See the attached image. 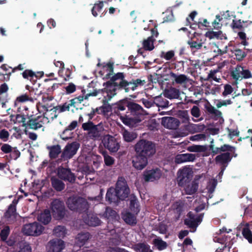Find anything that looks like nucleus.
<instances>
[{
    "mask_svg": "<svg viewBox=\"0 0 252 252\" xmlns=\"http://www.w3.org/2000/svg\"><path fill=\"white\" fill-rule=\"evenodd\" d=\"M52 187L57 191H61L65 188L64 183L59 179L53 177L51 179Z\"/></svg>",
    "mask_w": 252,
    "mask_h": 252,
    "instance_id": "a19ab883",
    "label": "nucleus"
},
{
    "mask_svg": "<svg viewBox=\"0 0 252 252\" xmlns=\"http://www.w3.org/2000/svg\"><path fill=\"white\" fill-rule=\"evenodd\" d=\"M44 229V227L37 222L25 224L22 231L26 235L37 236L40 235Z\"/></svg>",
    "mask_w": 252,
    "mask_h": 252,
    "instance_id": "9d476101",
    "label": "nucleus"
},
{
    "mask_svg": "<svg viewBox=\"0 0 252 252\" xmlns=\"http://www.w3.org/2000/svg\"><path fill=\"white\" fill-rule=\"evenodd\" d=\"M66 204L70 210L79 213L87 212L89 208L87 200L83 197L78 196L69 197L67 200Z\"/></svg>",
    "mask_w": 252,
    "mask_h": 252,
    "instance_id": "20e7f679",
    "label": "nucleus"
},
{
    "mask_svg": "<svg viewBox=\"0 0 252 252\" xmlns=\"http://www.w3.org/2000/svg\"><path fill=\"white\" fill-rule=\"evenodd\" d=\"M82 127L84 130L88 131V134L91 139L94 140L101 139L102 132L104 129L103 125L101 123L94 125L91 121L83 123Z\"/></svg>",
    "mask_w": 252,
    "mask_h": 252,
    "instance_id": "423d86ee",
    "label": "nucleus"
},
{
    "mask_svg": "<svg viewBox=\"0 0 252 252\" xmlns=\"http://www.w3.org/2000/svg\"><path fill=\"white\" fill-rule=\"evenodd\" d=\"M209 149V146L192 145L187 148V150L190 152H205Z\"/></svg>",
    "mask_w": 252,
    "mask_h": 252,
    "instance_id": "de8ad7c7",
    "label": "nucleus"
},
{
    "mask_svg": "<svg viewBox=\"0 0 252 252\" xmlns=\"http://www.w3.org/2000/svg\"><path fill=\"white\" fill-rule=\"evenodd\" d=\"M148 158L138 153H136L132 158V164L134 168L137 170H141L148 164Z\"/></svg>",
    "mask_w": 252,
    "mask_h": 252,
    "instance_id": "dca6fc26",
    "label": "nucleus"
},
{
    "mask_svg": "<svg viewBox=\"0 0 252 252\" xmlns=\"http://www.w3.org/2000/svg\"><path fill=\"white\" fill-rule=\"evenodd\" d=\"M206 37L209 39H227L226 36H225L221 31L214 32L213 31H209L207 32L205 34Z\"/></svg>",
    "mask_w": 252,
    "mask_h": 252,
    "instance_id": "79ce46f5",
    "label": "nucleus"
},
{
    "mask_svg": "<svg viewBox=\"0 0 252 252\" xmlns=\"http://www.w3.org/2000/svg\"><path fill=\"white\" fill-rule=\"evenodd\" d=\"M107 89H108L109 93H108V96H104V97H103L102 99L103 105L100 107L103 109L104 113H108L109 112H113V103L110 105L108 103V101L117 94V93L115 92L114 89H112V86H108Z\"/></svg>",
    "mask_w": 252,
    "mask_h": 252,
    "instance_id": "a211bd4d",
    "label": "nucleus"
},
{
    "mask_svg": "<svg viewBox=\"0 0 252 252\" xmlns=\"http://www.w3.org/2000/svg\"><path fill=\"white\" fill-rule=\"evenodd\" d=\"M40 84L38 83L36 85V83H35V85H33V86L31 87L28 85L26 86V89L27 90L26 93L29 96H30L31 99L32 101L34 99H36V95H39V94H42V91H40L39 93H37V86L39 87Z\"/></svg>",
    "mask_w": 252,
    "mask_h": 252,
    "instance_id": "4c0bfd02",
    "label": "nucleus"
},
{
    "mask_svg": "<svg viewBox=\"0 0 252 252\" xmlns=\"http://www.w3.org/2000/svg\"><path fill=\"white\" fill-rule=\"evenodd\" d=\"M21 74L24 79H29L32 85H35V83H36V79H34L35 72L31 69H25Z\"/></svg>",
    "mask_w": 252,
    "mask_h": 252,
    "instance_id": "a18cd8bd",
    "label": "nucleus"
},
{
    "mask_svg": "<svg viewBox=\"0 0 252 252\" xmlns=\"http://www.w3.org/2000/svg\"><path fill=\"white\" fill-rule=\"evenodd\" d=\"M64 247L63 241L60 239H54L48 243V252H61Z\"/></svg>",
    "mask_w": 252,
    "mask_h": 252,
    "instance_id": "aec40b11",
    "label": "nucleus"
},
{
    "mask_svg": "<svg viewBox=\"0 0 252 252\" xmlns=\"http://www.w3.org/2000/svg\"><path fill=\"white\" fill-rule=\"evenodd\" d=\"M80 146V144L77 141L68 143L63 149L58 161H67L72 158L76 154Z\"/></svg>",
    "mask_w": 252,
    "mask_h": 252,
    "instance_id": "6e6552de",
    "label": "nucleus"
},
{
    "mask_svg": "<svg viewBox=\"0 0 252 252\" xmlns=\"http://www.w3.org/2000/svg\"><path fill=\"white\" fill-rule=\"evenodd\" d=\"M10 233V228L8 226H6L2 229L0 232V237L2 241H6Z\"/></svg>",
    "mask_w": 252,
    "mask_h": 252,
    "instance_id": "13d9d810",
    "label": "nucleus"
},
{
    "mask_svg": "<svg viewBox=\"0 0 252 252\" xmlns=\"http://www.w3.org/2000/svg\"><path fill=\"white\" fill-rule=\"evenodd\" d=\"M2 219L7 223H12L16 221V198L9 206L8 209L4 213Z\"/></svg>",
    "mask_w": 252,
    "mask_h": 252,
    "instance_id": "f3484780",
    "label": "nucleus"
},
{
    "mask_svg": "<svg viewBox=\"0 0 252 252\" xmlns=\"http://www.w3.org/2000/svg\"><path fill=\"white\" fill-rule=\"evenodd\" d=\"M231 51L233 53L238 61H242L247 56V54L242 50L236 48L234 47Z\"/></svg>",
    "mask_w": 252,
    "mask_h": 252,
    "instance_id": "864d4df0",
    "label": "nucleus"
},
{
    "mask_svg": "<svg viewBox=\"0 0 252 252\" xmlns=\"http://www.w3.org/2000/svg\"><path fill=\"white\" fill-rule=\"evenodd\" d=\"M45 117L38 116L33 119H31L28 120L27 127H29L30 128L36 130L42 127L44 124V119Z\"/></svg>",
    "mask_w": 252,
    "mask_h": 252,
    "instance_id": "a878e982",
    "label": "nucleus"
},
{
    "mask_svg": "<svg viewBox=\"0 0 252 252\" xmlns=\"http://www.w3.org/2000/svg\"><path fill=\"white\" fill-rule=\"evenodd\" d=\"M155 105L158 107L166 108L169 105V102L161 95L154 97Z\"/></svg>",
    "mask_w": 252,
    "mask_h": 252,
    "instance_id": "49530a36",
    "label": "nucleus"
},
{
    "mask_svg": "<svg viewBox=\"0 0 252 252\" xmlns=\"http://www.w3.org/2000/svg\"><path fill=\"white\" fill-rule=\"evenodd\" d=\"M29 101H32L31 99L30 96H29V95H28L26 92L25 94H22L17 97V102H25Z\"/></svg>",
    "mask_w": 252,
    "mask_h": 252,
    "instance_id": "338daca9",
    "label": "nucleus"
},
{
    "mask_svg": "<svg viewBox=\"0 0 252 252\" xmlns=\"http://www.w3.org/2000/svg\"><path fill=\"white\" fill-rule=\"evenodd\" d=\"M196 32L193 34V37H191L190 39L187 42L191 50H195L196 51L200 49L203 46V42L202 40H199L198 38H195Z\"/></svg>",
    "mask_w": 252,
    "mask_h": 252,
    "instance_id": "72a5a7b5",
    "label": "nucleus"
},
{
    "mask_svg": "<svg viewBox=\"0 0 252 252\" xmlns=\"http://www.w3.org/2000/svg\"><path fill=\"white\" fill-rule=\"evenodd\" d=\"M209 150L211 151L212 155H216L221 152H229L232 157H236L237 154L235 153V147L228 144H223L220 147H215L214 145H209Z\"/></svg>",
    "mask_w": 252,
    "mask_h": 252,
    "instance_id": "2eb2a0df",
    "label": "nucleus"
},
{
    "mask_svg": "<svg viewBox=\"0 0 252 252\" xmlns=\"http://www.w3.org/2000/svg\"><path fill=\"white\" fill-rule=\"evenodd\" d=\"M51 209L53 218L56 220H61L66 214V210L64 202L55 199L51 203Z\"/></svg>",
    "mask_w": 252,
    "mask_h": 252,
    "instance_id": "1a4fd4ad",
    "label": "nucleus"
},
{
    "mask_svg": "<svg viewBox=\"0 0 252 252\" xmlns=\"http://www.w3.org/2000/svg\"><path fill=\"white\" fill-rule=\"evenodd\" d=\"M170 77L174 80L177 84H182L186 83L188 80L187 76L185 74L177 75L171 72L170 73Z\"/></svg>",
    "mask_w": 252,
    "mask_h": 252,
    "instance_id": "c03bdc74",
    "label": "nucleus"
},
{
    "mask_svg": "<svg viewBox=\"0 0 252 252\" xmlns=\"http://www.w3.org/2000/svg\"><path fill=\"white\" fill-rule=\"evenodd\" d=\"M128 99L125 98L113 103V113L120 117L122 116L121 112L125 111L126 107L128 108Z\"/></svg>",
    "mask_w": 252,
    "mask_h": 252,
    "instance_id": "5701e85b",
    "label": "nucleus"
},
{
    "mask_svg": "<svg viewBox=\"0 0 252 252\" xmlns=\"http://www.w3.org/2000/svg\"><path fill=\"white\" fill-rule=\"evenodd\" d=\"M195 155L192 154H180L176 156L175 161L178 164L188 161L192 162L195 159Z\"/></svg>",
    "mask_w": 252,
    "mask_h": 252,
    "instance_id": "c85d7f7f",
    "label": "nucleus"
},
{
    "mask_svg": "<svg viewBox=\"0 0 252 252\" xmlns=\"http://www.w3.org/2000/svg\"><path fill=\"white\" fill-rule=\"evenodd\" d=\"M103 146L110 153H116L120 147L117 139L110 134L105 135L101 140Z\"/></svg>",
    "mask_w": 252,
    "mask_h": 252,
    "instance_id": "9b49d317",
    "label": "nucleus"
},
{
    "mask_svg": "<svg viewBox=\"0 0 252 252\" xmlns=\"http://www.w3.org/2000/svg\"><path fill=\"white\" fill-rule=\"evenodd\" d=\"M243 236L249 243L252 244V232L250 228V224L246 223L242 230Z\"/></svg>",
    "mask_w": 252,
    "mask_h": 252,
    "instance_id": "37998d69",
    "label": "nucleus"
},
{
    "mask_svg": "<svg viewBox=\"0 0 252 252\" xmlns=\"http://www.w3.org/2000/svg\"><path fill=\"white\" fill-rule=\"evenodd\" d=\"M153 244L159 251L165 250L168 246L167 243L161 238L154 239L153 241Z\"/></svg>",
    "mask_w": 252,
    "mask_h": 252,
    "instance_id": "09e8293b",
    "label": "nucleus"
},
{
    "mask_svg": "<svg viewBox=\"0 0 252 252\" xmlns=\"http://www.w3.org/2000/svg\"><path fill=\"white\" fill-rule=\"evenodd\" d=\"M28 108L26 106H19L17 110V134L21 136L24 133L27 134L28 120L29 119Z\"/></svg>",
    "mask_w": 252,
    "mask_h": 252,
    "instance_id": "7ed1b4c3",
    "label": "nucleus"
},
{
    "mask_svg": "<svg viewBox=\"0 0 252 252\" xmlns=\"http://www.w3.org/2000/svg\"><path fill=\"white\" fill-rule=\"evenodd\" d=\"M57 174L60 179L70 183H74L76 179L74 174L69 168L59 167Z\"/></svg>",
    "mask_w": 252,
    "mask_h": 252,
    "instance_id": "6ab92c4d",
    "label": "nucleus"
},
{
    "mask_svg": "<svg viewBox=\"0 0 252 252\" xmlns=\"http://www.w3.org/2000/svg\"><path fill=\"white\" fill-rule=\"evenodd\" d=\"M85 222L91 226H97L100 225L101 220L95 214H88L87 217L85 218Z\"/></svg>",
    "mask_w": 252,
    "mask_h": 252,
    "instance_id": "c756f323",
    "label": "nucleus"
},
{
    "mask_svg": "<svg viewBox=\"0 0 252 252\" xmlns=\"http://www.w3.org/2000/svg\"><path fill=\"white\" fill-rule=\"evenodd\" d=\"M54 234L58 237L63 238L66 233L65 226L58 225L53 230Z\"/></svg>",
    "mask_w": 252,
    "mask_h": 252,
    "instance_id": "3c124183",
    "label": "nucleus"
},
{
    "mask_svg": "<svg viewBox=\"0 0 252 252\" xmlns=\"http://www.w3.org/2000/svg\"><path fill=\"white\" fill-rule=\"evenodd\" d=\"M162 171L158 168L146 169L142 174V179L145 182H153L158 180L162 176Z\"/></svg>",
    "mask_w": 252,
    "mask_h": 252,
    "instance_id": "ddd939ff",
    "label": "nucleus"
},
{
    "mask_svg": "<svg viewBox=\"0 0 252 252\" xmlns=\"http://www.w3.org/2000/svg\"><path fill=\"white\" fill-rule=\"evenodd\" d=\"M161 123L167 128L176 129L179 126L180 122L177 118L172 117H165L162 118Z\"/></svg>",
    "mask_w": 252,
    "mask_h": 252,
    "instance_id": "4be33fe9",
    "label": "nucleus"
},
{
    "mask_svg": "<svg viewBox=\"0 0 252 252\" xmlns=\"http://www.w3.org/2000/svg\"><path fill=\"white\" fill-rule=\"evenodd\" d=\"M167 97L169 99L177 98L179 96V91L175 88H172L166 92Z\"/></svg>",
    "mask_w": 252,
    "mask_h": 252,
    "instance_id": "5fc2aeb1",
    "label": "nucleus"
},
{
    "mask_svg": "<svg viewBox=\"0 0 252 252\" xmlns=\"http://www.w3.org/2000/svg\"><path fill=\"white\" fill-rule=\"evenodd\" d=\"M231 27L232 29H238L240 31L244 30V27L242 24L241 20H233L231 24Z\"/></svg>",
    "mask_w": 252,
    "mask_h": 252,
    "instance_id": "bf43d9fd",
    "label": "nucleus"
},
{
    "mask_svg": "<svg viewBox=\"0 0 252 252\" xmlns=\"http://www.w3.org/2000/svg\"><path fill=\"white\" fill-rule=\"evenodd\" d=\"M123 137L126 141L129 142L133 140L135 136L134 134L127 130H125L123 133Z\"/></svg>",
    "mask_w": 252,
    "mask_h": 252,
    "instance_id": "774afa93",
    "label": "nucleus"
},
{
    "mask_svg": "<svg viewBox=\"0 0 252 252\" xmlns=\"http://www.w3.org/2000/svg\"><path fill=\"white\" fill-rule=\"evenodd\" d=\"M204 213L200 214L195 220H189L186 219L184 220V224L190 228L196 229L199 223L202 221Z\"/></svg>",
    "mask_w": 252,
    "mask_h": 252,
    "instance_id": "473e14b6",
    "label": "nucleus"
},
{
    "mask_svg": "<svg viewBox=\"0 0 252 252\" xmlns=\"http://www.w3.org/2000/svg\"><path fill=\"white\" fill-rule=\"evenodd\" d=\"M60 112H63L66 111H69L70 107H73L72 104H71L70 100L68 102L64 103L63 105L57 106Z\"/></svg>",
    "mask_w": 252,
    "mask_h": 252,
    "instance_id": "e2e57ef3",
    "label": "nucleus"
},
{
    "mask_svg": "<svg viewBox=\"0 0 252 252\" xmlns=\"http://www.w3.org/2000/svg\"><path fill=\"white\" fill-rule=\"evenodd\" d=\"M103 69L106 70L108 73L106 75L107 78H110V75H112L114 70V65L113 63H108L103 66Z\"/></svg>",
    "mask_w": 252,
    "mask_h": 252,
    "instance_id": "680f3d73",
    "label": "nucleus"
},
{
    "mask_svg": "<svg viewBox=\"0 0 252 252\" xmlns=\"http://www.w3.org/2000/svg\"><path fill=\"white\" fill-rule=\"evenodd\" d=\"M155 39L152 36L149 37L147 39L144 40L143 42V46L145 50L148 51H152L154 48L153 44Z\"/></svg>",
    "mask_w": 252,
    "mask_h": 252,
    "instance_id": "603ef678",
    "label": "nucleus"
},
{
    "mask_svg": "<svg viewBox=\"0 0 252 252\" xmlns=\"http://www.w3.org/2000/svg\"><path fill=\"white\" fill-rule=\"evenodd\" d=\"M140 101L147 108H150L155 106L154 97L153 98H142L140 99Z\"/></svg>",
    "mask_w": 252,
    "mask_h": 252,
    "instance_id": "4d7b16f0",
    "label": "nucleus"
},
{
    "mask_svg": "<svg viewBox=\"0 0 252 252\" xmlns=\"http://www.w3.org/2000/svg\"><path fill=\"white\" fill-rule=\"evenodd\" d=\"M184 188L185 193L187 194L192 195L195 193L198 188V184L195 181H191L186 186L182 187Z\"/></svg>",
    "mask_w": 252,
    "mask_h": 252,
    "instance_id": "58836bf2",
    "label": "nucleus"
},
{
    "mask_svg": "<svg viewBox=\"0 0 252 252\" xmlns=\"http://www.w3.org/2000/svg\"><path fill=\"white\" fill-rule=\"evenodd\" d=\"M58 110V107H53L50 109H48V111H46L45 115L47 116V119H51L53 120L54 118H57L58 114H57V110Z\"/></svg>",
    "mask_w": 252,
    "mask_h": 252,
    "instance_id": "6e6d98bb",
    "label": "nucleus"
},
{
    "mask_svg": "<svg viewBox=\"0 0 252 252\" xmlns=\"http://www.w3.org/2000/svg\"><path fill=\"white\" fill-rule=\"evenodd\" d=\"M127 108L130 114H126L124 116H121L120 119L126 126L134 127L141 121L143 109L141 105L131 101L130 99H128Z\"/></svg>",
    "mask_w": 252,
    "mask_h": 252,
    "instance_id": "f03ea898",
    "label": "nucleus"
},
{
    "mask_svg": "<svg viewBox=\"0 0 252 252\" xmlns=\"http://www.w3.org/2000/svg\"><path fill=\"white\" fill-rule=\"evenodd\" d=\"M102 155L104 157V163L106 165L110 166L114 164L115 161L114 158L107 155L106 152H103Z\"/></svg>",
    "mask_w": 252,
    "mask_h": 252,
    "instance_id": "052dcab7",
    "label": "nucleus"
},
{
    "mask_svg": "<svg viewBox=\"0 0 252 252\" xmlns=\"http://www.w3.org/2000/svg\"><path fill=\"white\" fill-rule=\"evenodd\" d=\"M37 220L44 225L48 224L51 220L50 211L49 209H45L38 215Z\"/></svg>",
    "mask_w": 252,
    "mask_h": 252,
    "instance_id": "e433bc0d",
    "label": "nucleus"
},
{
    "mask_svg": "<svg viewBox=\"0 0 252 252\" xmlns=\"http://www.w3.org/2000/svg\"><path fill=\"white\" fill-rule=\"evenodd\" d=\"M115 189L117 191L118 197L121 201L126 200L130 194V189L124 177H118Z\"/></svg>",
    "mask_w": 252,
    "mask_h": 252,
    "instance_id": "0eeeda50",
    "label": "nucleus"
},
{
    "mask_svg": "<svg viewBox=\"0 0 252 252\" xmlns=\"http://www.w3.org/2000/svg\"><path fill=\"white\" fill-rule=\"evenodd\" d=\"M132 249L136 252H153L150 246L145 243H138L133 245Z\"/></svg>",
    "mask_w": 252,
    "mask_h": 252,
    "instance_id": "ea45409f",
    "label": "nucleus"
},
{
    "mask_svg": "<svg viewBox=\"0 0 252 252\" xmlns=\"http://www.w3.org/2000/svg\"><path fill=\"white\" fill-rule=\"evenodd\" d=\"M90 234L88 232H82L78 233L76 237V243L80 247L84 246L90 238Z\"/></svg>",
    "mask_w": 252,
    "mask_h": 252,
    "instance_id": "c9c22d12",
    "label": "nucleus"
},
{
    "mask_svg": "<svg viewBox=\"0 0 252 252\" xmlns=\"http://www.w3.org/2000/svg\"><path fill=\"white\" fill-rule=\"evenodd\" d=\"M103 86L104 88L102 89H99V90H94L93 92L90 93L89 94H87L85 96V99H87L88 98L89 96H95L97 95L98 94H101L103 97L104 96H108V93H109V92L108 91V89H107V87H112V89H114V86L112 85V83L110 82V80L107 81L105 83H103Z\"/></svg>",
    "mask_w": 252,
    "mask_h": 252,
    "instance_id": "412c9836",
    "label": "nucleus"
},
{
    "mask_svg": "<svg viewBox=\"0 0 252 252\" xmlns=\"http://www.w3.org/2000/svg\"><path fill=\"white\" fill-rule=\"evenodd\" d=\"M103 6L104 2L103 1H98V3H95L91 10L92 15L94 17H97L98 13L102 11Z\"/></svg>",
    "mask_w": 252,
    "mask_h": 252,
    "instance_id": "8fccbe9b",
    "label": "nucleus"
},
{
    "mask_svg": "<svg viewBox=\"0 0 252 252\" xmlns=\"http://www.w3.org/2000/svg\"><path fill=\"white\" fill-rule=\"evenodd\" d=\"M121 216L122 219L126 224L131 226H134L136 225L137 220L136 216L134 214L130 212L126 211L122 213Z\"/></svg>",
    "mask_w": 252,
    "mask_h": 252,
    "instance_id": "bb28decb",
    "label": "nucleus"
},
{
    "mask_svg": "<svg viewBox=\"0 0 252 252\" xmlns=\"http://www.w3.org/2000/svg\"><path fill=\"white\" fill-rule=\"evenodd\" d=\"M125 75L123 72H118L115 74L110 78V82L114 86L115 93L117 90H124L126 93L130 91H134L138 87H141L145 85L146 81L140 79H132L127 81L125 79Z\"/></svg>",
    "mask_w": 252,
    "mask_h": 252,
    "instance_id": "f257e3e1",
    "label": "nucleus"
},
{
    "mask_svg": "<svg viewBox=\"0 0 252 252\" xmlns=\"http://www.w3.org/2000/svg\"><path fill=\"white\" fill-rule=\"evenodd\" d=\"M129 209L133 213L137 215L140 211L139 201L134 194L130 195Z\"/></svg>",
    "mask_w": 252,
    "mask_h": 252,
    "instance_id": "f704fd0d",
    "label": "nucleus"
},
{
    "mask_svg": "<svg viewBox=\"0 0 252 252\" xmlns=\"http://www.w3.org/2000/svg\"><path fill=\"white\" fill-rule=\"evenodd\" d=\"M18 252H32V248L30 244L24 242L20 244V250Z\"/></svg>",
    "mask_w": 252,
    "mask_h": 252,
    "instance_id": "69168bd1",
    "label": "nucleus"
},
{
    "mask_svg": "<svg viewBox=\"0 0 252 252\" xmlns=\"http://www.w3.org/2000/svg\"><path fill=\"white\" fill-rule=\"evenodd\" d=\"M175 55L174 52L173 50L169 51L167 52L162 51L160 53V57L162 58L165 59L166 60H170Z\"/></svg>",
    "mask_w": 252,
    "mask_h": 252,
    "instance_id": "0e129e2a",
    "label": "nucleus"
},
{
    "mask_svg": "<svg viewBox=\"0 0 252 252\" xmlns=\"http://www.w3.org/2000/svg\"><path fill=\"white\" fill-rule=\"evenodd\" d=\"M220 154L217 156L215 158V162L217 164L220 166L221 171L220 174L223 173V171L227 166L232 158V156L230 153L225 152L223 153H220Z\"/></svg>",
    "mask_w": 252,
    "mask_h": 252,
    "instance_id": "4468645a",
    "label": "nucleus"
},
{
    "mask_svg": "<svg viewBox=\"0 0 252 252\" xmlns=\"http://www.w3.org/2000/svg\"><path fill=\"white\" fill-rule=\"evenodd\" d=\"M136 153L145 156L149 158L152 157L156 152L155 144L150 141L141 139L134 146Z\"/></svg>",
    "mask_w": 252,
    "mask_h": 252,
    "instance_id": "39448f33",
    "label": "nucleus"
},
{
    "mask_svg": "<svg viewBox=\"0 0 252 252\" xmlns=\"http://www.w3.org/2000/svg\"><path fill=\"white\" fill-rule=\"evenodd\" d=\"M178 173L179 175L177 177V181L180 187L186 186L191 181L193 172L190 168L185 167L180 169Z\"/></svg>",
    "mask_w": 252,
    "mask_h": 252,
    "instance_id": "f8f14e48",
    "label": "nucleus"
},
{
    "mask_svg": "<svg viewBox=\"0 0 252 252\" xmlns=\"http://www.w3.org/2000/svg\"><path fill=\"white\" fill-rule=\"evenodd\" d=\"M47 149L49 151V157L51 159H56L62 153L61 146L59 144L48 146L47 147Z\"/></svg>",
    "mask_w": 252,
    "mask_h": 252,
    "instance_id": "7c9ffc66",
    "label": "nucleus"
},
{
    "mask_svg": "<svg viewBox=\"0 0 252 252\" xmlns=\"http://www.w3.org/2000/svg\"><path fill=\"white\" fill-rule=\"evenodd\" d=\"M205 111L209 115L215 117L218 119L221 117V112L216 109L213 106H212L209 101H207L204 104Z\"/></svg>",
    "mask_w": 252,
    "mask_h": 252,
    "instance_id": "2f4dec72",
    "label": "nucleus"
},
{
    "mask_svg": "<svg viewBox=\"0 0 252 252\" xmlns=\"http://www.w3.org/2000/svg\"><path fill=\"white\" fill-rule=\"evenodd\" d=\"M54 97L49 95L48 93H44L42 96L41 102H39L37 104V107H41L44 111H48V109L52 107L49 102L52 101Z\"/></svg>",
    "mask_w": 252,
    "mask_h": 252,
    "instance_id": "cd10ccee",
    "label": "nucleus"
},
{
    "mask_svg": "<svg viewBox=\"0 0 252 252\" xmlns=\"http://www.w3.org/2000/svg\"><path fill=\"white\" fill-rule=\"evenodd\" d=\"M16 70V67L12 68L6 64H2L0 67V80L8 81L12 72Z\"/></svg>",
    "mask_w": 252,
    "mask_h": 252,
    "instance_id": "393cba45",
    "label": "nucleus"
},
{
    "mask_svg": "<svg viewBox=\"0 0 252 252\" xmlns=\"http://www.w3.org/2000/svg\"><path fill=\"white\" fill-rule=\"evenodd\" d=\"M106 200L110 204L113 203L115 205H118L121 201L118 197L117 191L114 187L109 188L106 194Z\"/></svg>",
    "mask_w": 252,
    "mask_h": 252,
    "instance_id": "b1692460",
    "label": "nucleus"
}]
</instances>
